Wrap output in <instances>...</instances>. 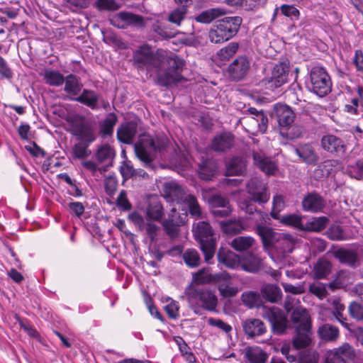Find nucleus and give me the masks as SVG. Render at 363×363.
<instances>
[{"label": "nucleus", "instance_id": "obj_58", "mask_svg": "<svg viewBox=\"0 0 363 363\" xmlns=\"http://www.w3.org/2000/svg\"><path fill=\"white\" fill-rule=\"evenodd\" d=\"M328 237L332 240H345V235L341 226L333 225L327 231Z\"/></svg>", "mask_w": 363, "mask_h": 363}, {"label": "nucleus", "instance_id": "obj_21", "mask_svg": "<svg viewBox=\"0 0 363 363\" xmlns=\"http://www.w3.org/2000/svg\"><path fill=\"white\" fill-rule=\"evenodd\" d=\"M321 146L325 150L337 155L344 154L346 150L344 141L341 138L330 134L322 138Z\"/></svg>", "mask_w": 363, "mask_h": 363}, {"label": "nucleus", "instance_id": "obj_38", "mask_svg": "<svg viewBox=\"0 0 363 363\" xmlns=\"http://www.w3.org/2000/svg\"><path fill=\"white\" fill-rule=\"evenodd\" d=\"M216 172L217 166L211 160H206L199 165V174L201 179L211 180Z\"/></svg>", "mask_w": 363, "mask_h": 363}, {"label": "nucleus", "instance_id": "obj_16", "mask_svg": "<svg viewBox=\"0 0 363 363\" xmlns=\"http://www.w3.org/2000/svg\"><path fill=\"white\" fill-rule=\"evenodd\" d=\"M109 20L111 25L118 28H126L129 26H143V18L130 12H119L113 15Z\"/></svg>", "mask_w": 363, "mask_h": 363}, {"label": "nucleus", "instance_id": "obj_56", "mask_svg": "<svg viewBox=\"0 0 363 363\" xmlns=\"http://www.w3.org/2000/svg\"><path fill=\"white\" fill-rule=\"evenodd\" d=\"M273 206L271 211V216L274 219L279 218V213L284 208L285 203L284 197L281 195H276L273 198Z\"/></svg>", "mask_w": 363, "mask_h": 363}, {"label": "nucleus", "instance_id": "obj_8", "mask_svg": "<svg viewBox=\"0 0 363 363\" xmlns=\"http://www.w3.org/2000/svg\"><path fill=\"white\" fill-rule=\"evenodd\" d=\"M331 78L326 69L322 66H314L308 72L306 87L311 93L323 97L331 91Z\"/></svg>", "mask_w": 363, "mask_h": 363}, {"label": "nucleus", "instance_id": "obj_52", "mask_svg": "<svg viewBox=\"0 0 363 363\" xmlns=\"http://www.w3.org/2000/svg\"><path fill=\"white\" fill-rule=\"evenodd\" d=\"M173 220L165 219L162 222V227L167 235L172 240H175L179 234V227L178 224L172 223Z\"/></svg>", "mask_w": 363, "mask_h": 363}, {"label": "nucleus", "instance_id": "obj_25", "mask_svg": "<svg viewBox=\"0 0 363 363\" xmlns=\"http://www.w3.org/2000/svg\"><path fill=\"white\" fill-rule=\"evenodd\" d=\"M274 111L280 126L287 127L294 122L295 114L289 106L277 104L274 106Z\"/></svg>", "mask_w": 363, "mask_h": 363}, {"label": "nucleus", "instance_id": "obj_23", "mask_svg": "<svg viewBox=\"0 0 363 363\" xmlns=\"http://www.w3.org/2000/svg\"><path fill=\"white\" fill-rule=\"evenodd\" d=\"M217 258L219 263L230 269H235L240 264L239 256L228 247H220L217 253Z\"/></svg>", "mask_w": 363, "mask_h": 363}, {"label": "nucleus", "instance_id": "obj_13", "mask_svg": "<svg viewBox=\"0 0 363 363\" xmlns=\"http://www.w3.org/2000/svg\"><path fill=\"white\" fill-rule=\"evenodd\" d=\"M247 193L252 200L259 203L264 204L269 201L270 194L267 190V184L258 178L251 179L246 186Z\"/></svg>", "mask_w": 363, "mask_h": 363}, {"label": "nucleus", "instance_id": "obj_22", "mask_svg": "<svg viewBox=\"0 0 363 363\" xmlns=\"http://www.w3.org/2000/svg\"><path fill=\"white\" fill-rule=\"evenodd\" d=\"M138 133V124L134 121L122 123L117 130V138L125 144H130Z\"/></svg>", "mask_w": 363, "mask_h": 363}, {"label": "nucleus", "instance_id": "obj_5", "mask_svg": "<svg viewBox=\"0 0 363 363\" xmlns=\"http://www.w3.org/2000/svg\"><path fill=\"white\" fill-rule=\"evenodd\" d=\"M291 320L296 330L293 346L296 349L304 348L311 342V320L306 308H296L291 315Z\"/></svg>", "mask_w": 363, "mask_h": 363}, {"label": "nucleus", "instance_id": "obj_62", "mask_svg": "<svg viewBox=\"0 0 363 363\" xmlns=\"http://www.w3.org/2000/svg\"><path fill=\"white\" fill-rule=\"evenodd\" d=\"M309 291L311 294L315 295L320 299L325 298L328 294L326 285L320 282H315L311 284Z\"/></svg>", "mask_w": 363, "mask_h": 363}, {"label": "nucleus", "instance_id": "obj_54", "mask_svg": "<svg viewBox=\"0 0 363 363\" xmlns=\"http://www.w3.org/2000/svg\"><path fill=\"white\" fill-rule=\"evenodd\" d=\"M259 294L256 291H245L241 296L242 303L249 308H253L259 302Z\"/></svg>", "mask_w": 363, "mask_h": 363}, {"label": "nucleus", "instance_id": "obj_12", "mask_svg": "<svg viewBox=\"0 0 363 363\" xmlns=\"http://www.w3.org/2000/svg\"><path fill=\"white\" fill-rule=\"evenodd\" d=\"M333 256L341 264L355 268L360 265L363 259V249L355 248H339L333 252Z\"/></svg>", "mask_w": 363, "mask_h": 363}, {"label": "nucleus", "instance_id": "obj_41", "mask_svg": "<svg viewBox=\"0 0 363 363\" xmlns=\"http://www.w3.org/2000/svg\"><path fill=\"white\" fill-rule=\"evenodd\" d=\"M186 265L190 268H196L201 264V258L198 251L194 248L187 249L182 254Z\"/></svg>", "mask_w": 363, "mask_h": 363}, {"label": "nucleus", "instance_id": "obj_57", "mask_svg": "<svg viewBox=\"0 0 363 363\" xmlns=\"http://www.w3.org/2000/svg\"><path fill=\"white\" fill-rule=\"evenodd\" d=\"M208 38L213 43H223L228 41L216 23L210 29Z\"/></svg>", "mask_w": 363, "mask_h": 363}, {"label": "nucleus", "instance_id": "obj_49", "mask_svg": "<svg viewBox=\"0 0 363 363\" xmlns=\"http://www.w3.org/2000/svg\"><path fill=\"white\" fill-rule=\"evenodd\" d=\"M346 172L352 178L363 180V160H359L354 164L347 165Z\"/></svg>", "mask_w": 363, "mask_h": 363}, {"label": "nucleus", "instance_id": "obj_9", "mask_svg": "<svg viewBox=\"0 0 363 363\" xmlns=\"http://www.w3.org/2000/svg\"><path fill=\"white\" fill-rule=\"evenodd\" d=\"M166 146L167 141L164 139H155L148 134H141L134 148L138 159L147 165L153 160V153L164 149Z\"/></svg>", "mask_w": 363, "mask_h": 363}, {"label": "nucleus", "instance_id": "obj_44", "mask_svg": "<svg viewBox=\"0 0 363 363\" xmlns=\"http://www.w3.org/2000/svg\"><path fill=\"white\" fill-rule=\"evenodd\" d=\"M245 357L250 363H266L268 354L259 349H251L246 352Z\"/></svg>", "mask_w": 363, "mask_h": 363}, {"label": "nucleus", "instance_id": "obj_7", "mask_svg": "<svg viewBox=\"0 0 363 363\" xmlns=\"http://www.w3.org/2000/svg\"><path fill=\"white\" fill-rule=\"evenodd\" d=\"M188 301L191 310L201 315L203 311H215L218 306V298L215 292L203 287H191L187 293Z\"/></svg>", "mask_w": 363, "mask_h": 363}, {"label": "nucleus", "instance_id": "obj_61", "mask_svg": "<svg viewBox=\"0 0 363 363\" xmlns=\"http://www.w3.org/2000/svg\"><path fill=\"white\" fill-rule=\"evenodd\" d=\"M70 214L80 218L85 211L84 204L79 201H70L67 204Z\"/></svg>", "mask_w": 363, "mask_h": 363}, {"label": "nucleus", "instance_id": "obj_15", "mask_svg": "<svg viewBox=\"0 0 363 363\" xmlns=\"http://www.w3.org/2000/svg\"><path fill=\"white\" fill-rule=\"evenodd\" d=\"M250 68V61L246 56H239L229 65L228 73L231 80L238 82L243 79Z\"/></svg>", "mask_w": 363, "mask_h": 363}, {"label": "nucleus", "instance_id": "obj_1", "mask_svg": "<svg viewBox=\"0 0 363 363\" xmlns=\"http://www.w3.org/2000/svg\"><path fill=\"white\" fill-rule=\"evenodd\" d=\"M134 64L139 69L155 71V83L161 86H175L186 79L182 75L184 61L177 55L153 53L151 48L143 45L133 54Z\"/></svg>", "mask_w": 363, "mask_h": 363}, {"label": "nucleus", "instance_id": "obj_45", "mask_svg": "<svg viewBox=\"0 0 363 363\" xmlns=\"http://www.w3.org/2000/svg\"><path fill=\"white\" fill-rule=\"evenodd\" d=\"M328 221L329 219L325 216L313 218L311 221L307 223L305 230L320 232L326 228Z\"/></svg>", "mask_w": 363, "mask_h": 363}, {"label": "nucleus", "instance_id": "obj_6", "mask_svg": "<svg viewBox=\"0 0 363 363\" xmlns=\"http://www.w3.org/2000/svg\"><path fill=\"white\" fill-rule=\"evenodd\" d=\"M116 151L108 144L97 146L94 154L95 161L86 160L82 162V167L96 179L101 177L108 168L113 165Z\"/></svg>", "mask_w": 363, "mask_h": 363}, {"label": "nucleus", "instance_id": "obj_48", "mask_svg": "<svg viewBox=\"0 0 363 363\" xmlns=\"http://www.w3.org/2000/svg\"><path fill=\"white\" fill-rule=\"evenodd\" d=\"M164 214L163 207L160 202L151 203L147 208V216L151 220L160 221Z\"/></svg>", "mask_w": 363, "mask_h": 363}, {"label": "nucleus", "instance_id": "obj_59", "mask_svg": "<svg viewBox=\"0 0 363 363\" xmlns=\"http://www.w3.org/2000/svg\"><path fill=\"white\" fill-rule=\"evenodd\" d=\"M208 202L211 209L220 208L230 206V202L227 198L217 194L211 196Z\"/></svg>", "mask_w": 363, "mask_h": 363}, {"label": "nucleus", "instance_id": "obj_32", "mask_svg": "<svg viewBox=\"0 0 363 363\" xmlns=\"http://www.w3.org/2000/svg\"><path fill=\"white\" fill-rule=\"evenodd\" d=\"M64 91L71 96H78L82 91V84L79 77L70 74L65 77Z\"/></svg>", "mask_w": 363, "mask_h": 363}, {"label": "nucleus", "instance_id": "obj_26", "mask_svg": "<svg viewBox=\"0 0 363 363\" xmlns=\"http://www.w3.org/2000/svg\"><path fill=\"white\" fill-rule=\"evenodd\" d=\"M100 95L95 91L91 89H84L82 90L80 95L73 99L74 101H78L92 110L99 109L98 101Z\"/></svg>", "mask_w": 363, "mask_h": 363}, {"label": "nucleus", "instance_id": "obj_34", "mask_svg": "<svg viewBox=\"0 0 363 363\" xmlns=\"http://www.w3.org/2000/svg\"><path fill=\"white\" fill-rule=\"evenodd\" d=\"M164 191L166 196L173 201H184V198L186 196L184 195L182 186L175 182L165 183Z\"/></svg>", "mask_w": 363, "mask_h": 363}, {"label": "nucleus", "instance_id": "obj_2", "mask_svg": "<svg viewBox=\"0 0 363 363\" xmlns=\"http://www.w3.org/2000/svg\"><path fill=\"white\" fill-rule=\"evenodd\" d=\"M69 132L78 140L72 147L74 157L84 159L89 157L91 153L89 147L97 138L96 121L76 115L69 122Z\"/></svg>", "mask_w": 363, "mask_h": 363}, {"label": "nucleus", "instance_id": "obj_55", "mask_svg": "<svg viewBox=\"0 0 363 363\" xmlns=\"http://www.w3.org/2000/svg\"><path fill=\"white\" fill-rule=\"evenodd\" d=\"M333 306L334 308L333 314L335 318L345 328H347V324L345 323L347 320L346 318L344 317L342 312L345 311V306L340 303L339 299H334L333 301Z\"/></svg>", "mask_w": 363, "mask_h": 363}, {"label": "nucleus", "instance_id": "obj_31", "mask_svg": "<svg viewBox=\"0 0 363 363\" xmlns=\"http://www.w3.org/2000/svg\"><path fill=\"white\" fill-rule=\"evenodd\" d=\"M46 84L51 86H60L65 82V77L59 71L50 68L45 69L41 74Z\"/></svg>", "mask_w": 363, "mask_h": 363}, {"label": "nucleus", "instance_id": "obj_20", "mask_svg": "<svg viewBox=\"0 0 363 363\" xmlns=\"http://www.w3.org/2000/svg\"><path fill=\"white\" fill-rule=\"evenodd\" d=\"M235 144V136L229 132L216 135L212 140L211 148L217 152H224L230 150Z\"/></svg>", "mask_w": 363, "mask_h": 363}, {"label": "nucleus", "instance_id": "obj_11", "mask_svg": "<svg viewBox=\"0 0 363 363\" xmlns=\"http://www.w3.org/2000/svg\"><path fill=\"white\" fill-rule=\"evenodd\" d=\"M128 218L140 232L144 233L147 235L151 243L157 242L160 231V226L152 220H145L143 216L137 212L130 213L128 216Z\"/></svg>", "mask_w": 363, "mask_h": 363}, {"label": "nucleus", "instance_id": "obj_29", "mask_svg": "<svg viewBox=\"0 0 363 363\" xmlns=\"http://www.w3.org/2000/svg\"><path fill=\"white\" fill-rule=\"evenodd\" d=\"M253 160L255 164L267 174H273L276 171L277 167L275 163L269 158L267 157L263 153L254 152Z\"/></svg>", "mask_w": 363, "mask_h": 363}, {"label": "nucleus", "instance_id": "obj_39", "mask_svg": "<svg viewBox=\"0 0 363 363\" xmlns=\"http://www.w3.org/2000/svg\"><path fill=\"white\" fill-rule=\"evenodd\" d=\"M263 298L272 303L278 302L282 296L281 289L275 284H267L261 290Z\"/></svg>", "mask_w": 363, "mask_h": 363}, {"label": "nucleus", "instance_id": "obj_30", "mask_svg": "<svg viewBox=\"0 0 363 363\" xmlns=\"http://www.w3.org/2000/svg\"><path fill=\"white\" fill-rule=\"evenodd\" d=\"M262 264V259L259 256L248 252L242 258L241 267L246 272L255 273L259 270Z\"/></svg>", "mask_w": 363, "mask_h": 363}, {"label": "nucleus", "instance_id": "obj_19", "mask_svg": "<svg viewBox=\"0 0 363 363\" xmlns=\"http://www.w3.org/2000/svg\"><path fill=\"white\" fill-rule=\"evenodd\" d=\"M242 18L240 16L225 17L217 21L216 24L227 40L235 36L238 32L242 23Z\"/></svg>", "mask_w": 363, "mask_h": 363}, {"label": "nucleus", "instance_id": "obj_51", "mask_svg": "<svg viewBox=\"0 0 363 363\" xmlns=\"http://www.w3.org/2000/svg\"><path fill=\"white\" fill-rule=\"evenodd\" d=\"M221 228L223 231L229 235H235L242 232L244 227L241 222L236 220H229L227 222H221Z\"/></svg>", "mask_w": 363, "mask_h": 363}, {"label": "nucleus", "instance_id": "obj_60", "mask_svg": "<svg viewBox=\"0 0 363 363\" xmlns=\"http://www.w3.org/2000/svg\"><path fill=\"white\" fill-rule=\"evenodd\" d=\"M186 11L187 9H184V7L178 6L170 13L168 19L170 22L179 26L184 18Z\"/></svg>", "mask_w": 363, "mask_h": 363}, {"label": "nucleus", "instance_id": "obj_50", "mask_svg": "<svg viewBox=\"0 0 363 363\" xmlns=\"http://www.w3.org/2000/svg\"><path fill=\"white\" fill-rule=\"evenodd\" d=\"M279 11H280L282 15L292 20H297L300 16L299 11L292 5L283 4L279 7H277L274 12V16H277Z\"/></svg>", "mask_w": 363, "mask_h": 363}, {"label": "nucleus", "instance_id": "obj_27", "mask_svg": "<svg viewBox=\"0 0 363 363\" xmlns=\"http://www.w3.org/2000/svg\"><path fill=\"white\" fill-rule=\"evenodd\" d=\"M294 151L303 162L308 164H315L318 161L317 154L308 144L298 145L294 148Z\"/></svg>", "mask_w": 363, "mask_h": 363}, {"label": "nucleus", "instance_id": "obj_63", "mask_svg": "<svg viewBox=\"0 0 363 363\" xmlns=\"http://www.w3.org/2000/svg\"><path fill=\"white\" fill-rule=\"evenodd\" d=\"M118 186V181L116 177L114 175H110L105 179L104 188L106 194L112 196L116 191Z\"/></svg>", "mask_w": 363, "mask_h": 363}, {"label": "nucleus", "instance_id": "obj_35", "mask_svg": "<svg viewBox=\"0 0 363 363\" xmlns=\"http://www.w3.org/2000/svg\"><path fill=\"white\" fill-rule=\"evenodd\" d=\"M225 14L223 9L213 8L205 10L196 17V21L202 23H210L213 20Z\"/></svg>", "mask_w": 363, "mask_h": 363}, {"label": "nucleus", "instance_id": "obj_42", "mask_svg": "<svg viewBox=\"0 0 363 363\" xmlns=\"http://www.w3.org/2000/svg\"><path fill=\"white\" fill-rule=\"evenodd\" d=\"M318 333L322 340L334 341L339 336V330L332 325L325 323L318 328Z\"/></svg>", "mask_w": 363, "mask_h": 363}, {"label": "nucleus", "instance_id": "obj_14", "mask_svg": "<svg viewBox=\"0 0 363 363\" xmlns=\"http://www.w3.org/2000/svg\"><path fill=\"white\" fill-rule=\"evenodd\" d=\"M289 72V62L284 61L275 65L272 72V76L266 83L267 89L273 91L274 89L279 88L286 83Z\"/></svg>", "mask_w": 363, "mask_h": 363}, {"label": "nucleus", "instance_id": "obj_18", "mask_svg": "<svg viewBox=\"0 0 363 363\" xmlns=\"http://www.w3.org/2000/svg\"><path fill=\"white\" fill-rule=\"evenodd\" d=\"M326 206L325 199L315 191L306 194L302 200L303 210L311 213H320Z\"/></svg>", "mask_w": 363, "mask_h": 363}, {"label": "nucleus", "instance_id": "obj_10", "mask_svg": "<svg viewBox=\"0 0 363 363\" xmlns=\"http://www.w3.org/2000/svg\"><path fill=\"white\" fill-rule=\"evenodd\" d=\"M262 316L272 325L274 333L283 334L288 326V319L283 311L277 307H266L262 310Z\"/></svg>", "mask_w": 363, "mask_h": 363}, {"label": "nucleus", "instance_id": "obj_24", "mask_svg": "<svg viewBox=\"0 0 363 363\" xmlns=\"http://www.w3.org/2000/svg\"><path fill=\"white\" fill-rule=\"evenodd\" d=\"M242 326L245 333L250 337L260 336L266 332L264 323L257 318H250L244 320Z\"/></svg>", "mask_w": 363, "mask_h": 363}, {"label": "nucleus", "instance_id": "obj_37", "mask_svg": "<svg viewBox=\"0 0 363 363\" xmlns=\"http://www.w3.org/2000/svg\"><path fill=\"white\" fill-rule=\"evenodd\" d=\"M219 277V273H209L206 268L201 269L193 274V280L195 283L199 284H216V280Z\"/></svg>", "mask_w": 363, "mask_h": 363}, {"label": "nucleus", "instance_id": "obj_36", "mask_svg": "<svg viewBox=\"0 0 363 363\" xmlns=\"http://www.w3.org/2000/svg\"><path fill=\"white\" fill-rule=\"evenodd\" d=\"M184 202L187 205L189 212L194 219L197 220L204 217L201 208L194 195H186L184 198Z\"/></svg>", "mask_w": 363, "mask_h": 363}, {"label": "nucleus", "instance_id": "obj_47", "mask_svg": "<svg viewBox=\"0 0 363 363\" xmlns=\"http://www.w3.org/2000/svg\"><path fill=\"white\" fill-rule=\"evenodd\" d=\"M239 44L238 43H230L217 52V57L222 61L229 60L237 52Z\"/></svg>", "mask_w": 363, "mask_h": 363}, {"label": "nucleus", "instance_id": "obj_53", "mask_svg": "<svg viewBox=\"0 0 363 363\" xmlns=\"http://www.w3.org/2000/svg\"><path fill=\"white\" fill-rule=\"evenodd\" d=\"M349 281V273L346 271H340L339 272H337L335 280L329 284V287L331 289L344 288L347 286Z\"/></svg>", "mask_w": 363, "mask_h": 363}, {"label": "nucleus", "instance_id": "obj_28", "mask_svg": "<svg viewBox=\"0 0 363 363\" xmlns=\"http://www.w3.org/2000/svg\"><path fill=\"white\" fill-rule=\"evenodd\" d=\"M227 176L242 175L246 172V162L242 157L235 156L225 164Z\"/></svg>", "mask_w": 363, "mask_h": 363}, {"label": "nucleus", "instance_id": "obj_17", "mask_svg": "<svg viewBox=\"0 0 363 363\" xmlns=\"http://www.w3.org/2000/svg\"><path fill=\"white\" fill-rule=\"evenodd\" d=\"M216 284L220 296L224 298L235 297L240 291L239 288L233 284L230 275L225 272L219 273Z\"/></svg>", "mask_w": 363, "mask_h": 363}, {"label": "nucleus", "instance_id": "obj_43", "mask_svg": "<svg viewBox=\"0 0 363 363\" xmlns=\"http://www.w3.org/2000/svg\"><path fill=\"white\" fill-rule=\"evenodd\" d=\"M255 243V239L250 236H239L231 242V246L237 251L247 250Z\"/></svg>", "mask_w": 363, "mask_h": 363}, {"label": "nucleus", "instance_id": "obj_64", "mask_svg": "<svg viewBox=\"0 0 363 363\" xmlns=\"http://www.w3.org/2000/svg\"><path fill=\"white\" fill-rule=\"evenodd\" d=\"M350 315L358 320H363V306L357 302H352L349 306Z\"/></svg>", "mask_w": 363, "mask_h": 363}, {"label": "nucleus", "instance_id": "obj_46", "mask_svg": "<svg viewBox=\"0 0 363 363\" xmlns=\"http://www.w3.org/2000/svg\"><path fill=\"white\" fill-rule=\"evenodd\" d=\"M281 222L294 228L304 230L305 227L302 223V217L298 214L292 213L281 217Z\"/></svg>", "mask_w": 363, "mask_h": 363}, {"label": "nucleus", "instance_id": "obj_33", "mask_svg": "<svg viewBox=\"0 0 363 363\" xmlns=\"http://www.w3.org/2000/svg\"><path fill=\"white\" fill-rule=\"evenodd\" d=\"M118 121L117 116L113 113H108L106 118L99 123V134L102 137L113 135V128Z\"/></svg>", "mask_w": 363, "mask_h": 363}, {"label": "nucleus", "instance_id": "obj_3", "mask_svg": "<svg viewBox=\"0 0 363 363\" xmlns=\"http://www.w3.org/2000/svg\"><path fill=\"white\" fill-rule=\"evenodd\" d=\"M256 233L261 238L264 247L274 250L282 256L292 252L296 243V239L292 235L275 233L271 228L262 225H257Z\"/></svg>", "mask_w": 363, "mask_h": 363}, {"label": "nucleus", "instance_id": "obj_4", "mask_svg": "<svg viewBox=\"0 0 363 363\" xmlns=\"http://www.w3.org/2000/svg\"><path fill=\"white\" fill-rule=\"evenodd\" d=\"M192 233L194 240L199 245L207 264L213 263L216 249V238L208 222L198 221L193 224Z\"/></svg>", "mask_w": 363, "mask_h": 363}, {"label": "nucleus", "instance_id": "obj_40", "mask_svg": "<svg viewBox=\"0 0 363 363\" xmlns=\"http://www.w3.org/2000/svg\"><path fill=\"white\" fill-rule=\"evenodd\" d=\"M331 269V263L326 259L320 258L314 265V277L318 279H324L330 274Z\"/></svg>", "mask_w": 363, "mask_h": 363}]
</instances>
